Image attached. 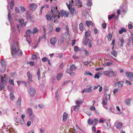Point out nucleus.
I'll return each mask as SVG.
<instances>
[{
	"mask_svg": "<svg viewBox=\"0 0 133 133\" xmlns=\"http://www.w3.org/2000/svg\"><path fill=\"white\" fill-rule=\"evenodd\" d=\"M12 54L13 56L16 54L19 56H21L23 54L22 51L18 49V45L16 44L13 45L12 47Z\"/></svg>",
	"mask_w": 133,
	"mask_h": 133,
	"instance_id": "f257e3e1",
	"label": "nucleus"
},
{
	"mask_svg": "<svg viewBox=\"0 0 133 133\" xmlns=\"http://www.w3.org/2000/svg\"><path fill=\"white\" fill-rule=\"evenodd\" d=\"M7 75L6 74H5L4 76V78L3 77L2 75H1V83L0 84V89L2 90L3 88H4V87L5 86L6 84V80H4V78L6 79V77Z\"/></svg>",
	"mask_w": 133,
	"mask_h": 133,
	"instance_id": "f03ea898",
	"label": "nucleus"
},
{
	"mask_svg": "<svg viewBox=\"0 0 133 133\" xmlns=\"http://www.w3.org/2000/svg\"><path fill=\"white\" fill-rule=\"evenodd\" d=\"M105 74L109 77H112L114 76V73L112 69H110L105 72Z\"/></svg>",
	"mask_w": 133,
	"mask_h": 133,
	"instance_id": "7ed1b4c3",
	"label": "nucleus"
},
{
	"mask_svg": "<svg viewBox=\"0 0 133 133\" xmlns=\"http://www.w3.org/2000/svg\"><path fill=\"white\" fill-rule=\"evenodd\" d=\"M27 112L29 115V119L30 120L32 121L34 117V115L32 114V111L31 108H28L27 109Z\"/></svg>",
	"mask_w": 133,
	"mask_h": 133,
	"instance_id": "20e7f679",
	"label": "nucleus"
},
{
	"mask_svg": "<svg viewBox=\"0 0 133 133\" xmlns=\"http://www.w3.org/2000/svg\"><path fill=\"white\" fill-rule=\"evenodd\" d=\"M58 13L62 17L64 16L68 17V12L67 11L61 10H60V12Z\"/></svg>",
	"mask_w": 133,
	"mask_h": 133,
	"instance_id": "39448f33",
	"label": "nucleus"
},
{
	"mask_svg": "<svg viewBox=\"0 0 133 133\" xmlns=\"http://www.w3.org/2000/svg\"><path fill=\"white\" fill-rule=\"evenodd\" d=\"M36 90L35 89L31 87L29 90V92L31 96H33L36 93Z\"/></svg>",
	"mask_w": 133,
	"mask_h": 133,
	"instance_id": "423d86ee",
	"label": "nucleus"
},
{
	"mask_svg": "<svg viewBox=\"0 0 133 133\" xmlns=\"http://www.w3.org/2000/svg\"><path fill=\"white\" fill-rule=\"evenodd\" d=\"M71 1L73 4L75 3L76 6H82L81 3L78 0H72Z\"/></svg>",
	"mask_w": 133,
	"mask_h": 133,
	"instance_id": "0eeeda50",
	"label": "nucleus"
},
{
	"mask_svg": "<svg viewBox=\"0 0 133 133\" xmlns=\"http://www.w3.org/2000/svg\"><path fill=\"white\" fill-rule=\"evenodd\" d=\"M30 10L33 11L37 8V5L35 3H32L30 5Z\"/></svg>",
	"mask_w": 133,
	"mask_h": 133,
	"instance_id": "6e6552de",
	"label": "nucleus"
},
{
	"mask_svg": "<svg viewBox=\"0 0 133 133\" xmlns=\"http://www.w3.org/2000/svg\"><path fill=\"white\" fill-rule=\"evenodd\" d=\"M115 86L117 85L118 86V87L121 88L123 86V82L122 81H119L117 82H116L115 84Z\"/></svg>",
	"mask_w": 133,
	"mask_h": 133,
	"instance_id": "1a4fd4ad",
	"label": "nucleus"
},
{
	"mask_svg": "<svg viewBox=\"0 0 133 133\" xmlns=\"http://www.w3.org/2000/svg\"><path fill=\"white\" fill-rule=\"evenodd\" d=\"M57 41V38L55 37H52L50 40L51 43L53 45H54L55 44Z\"/></svg>",
	"mask_w": 133,
	"mask_h": 133,
	"instance_id": "9d476101",
	"label": "nucleus"
},
{
	"mask_svg": "<svg viewBox=\"0 0 133 133\" xmlns=\"http://www.w3.org/2000/svg\"><path fill=\"white\" fill-rule=\"evenodd\" d=\"M57 7L56 6L55 7L53 6L52 7L51 11L52 13L55 14H57L58 11L57 10Z\"/></svg>",
	"mask_w": 133,
	"mask_h": 133,
	"instance_id": "9b49d317",
	"label": "nucleus"
},
{
	"mask_svg": "<svg viewBox=\"0 0 133 133\" xmlns=\"http://www.w3.org/2000/svg\"><path fill=\"white\" fill-rule=\"evenodd\" d=\"M126 76L128 78H131L133 76V74L131 72L127 71L125 72Z\"/></svg>",
	"mask_w": 133,
	"mask_h": 133,
	"instance_id": "f8f14e48",
	"label": "nucleus"
},
{
	"mask_svg": "<svg viewBox=\"0 0 133 133\" xmlns=\"http://www.w3.org/2000/svg\"><path fill=\"white\" fill-rule=\"evenodd\" d=\"M27 76L28 78V82H29L31 80L32 78V75L29 71L28 72L27 74Z\"/></svg>",
	"mask_w": 133,
	"mask_h": 133,
	"instance_id": "ddd939ff",
	"label": "nucleus"
},
{
	"mask_svg": "<svg viewBox=\"0 0 133 133\" xmlns=\"http://www.w3.org/2000/svg\"><path fill=\"white\" fill-rule=\"evenodd\" d=\"M26 33L27 37H30V34H32V31L30 30H27L26 31Z\"/></svg>",
	"mask_w": 133,
	"mask_h": 133,
	"instance_id": "4468645a",
	"label": "nucleus"
},
{
	"mask_svg": "<svg viewBox=\"0 0 133 133\" xmlns=\"http://www.w3.org/2000/svg\"><path fill=\"white\" fill-rule=\"evenodd\" d=\"M91 35V32L90 30H88L85 33V37L87 38L89 37Z\"/></svg>",
	"mask_w": 133,
	"mask_h": 133,
	"instance_id": "2eb2a0df",
	"label": "nucleus"
},
{
	"mask_svg": "<svg viewBox=\"0 0 133 133\" xmlns=\"http://www.w3.org/2000/svg\"><path fill=\"white\" fill-rule=\"evenodd\" d=\"M68 117V115L66 112H64L63 115V120L65 121L67 120Z\"/></svg>",
	"mask_w": 133,
	"mask_h": 133,
	"instance_id": "dca6fc26",
	"label": "nucleus"
},
{
	"mask_svg": "<svg viewBox=\"0 0 133 133\" xmlns=\"http://www.w3.org/2000/svg\"><path fill=\"white\" fill-rule=\"evenodd\" d=\"M130 99L128 98L125 100L124 102L126 105H129L130 104Z\"/></svg>",
	"mask_w": 133,
	"mask_h": 133,
	"instance_id": "f3484780",
	"label": "nucleus"
},
{
	"mask_svg": "<svg viewBox=\"0 0 133 133\" xmlns=\"http://www.w3.org/2000/svg\"><path fill=\"white\" fill-rule=\"evenodd\" d=\"M0 63L2 67H5L6 65V62L5 60H2L0 61Z\"/></svg>",
	"mask_w": 133,
	"mask_h": 133,
	"instance_id": "a211bd4d",
	"label": "nucleus"
},
{
	"mask_svg": "<svg viewBox=\"0 0 133 133\" xmlns=\"http://www.w3.org/2000/svg\"><path fill=\"white\" fill-rule=\"evenodd\" d=\"M76 69V67L74 64L71 65L70 67V70L71 71L74 70Z\"/></svg>",
	"mask_w": 133,
	"mask_h": 133,
	"instance_id": "6ab92c4d",
	"label": "nucleus"
},
{
	"mask_svg": "<svg viewBox=\"0 0 133 133\" xmlns=\"http://www.w3.org/2000/svg\"><path fill=\"white\" fill-rule=\"evenodd\" d=\"M70 13L73 15H75L76 14V10L74 8H72L70 10Z\"/></svg>",
	"mask_w": 133,
	"mask_h": 133,
	"instance_id": "aec40b11",
	"label": "nucleus"
},
{
	"mask_svg": "<svg viewBox=\"0 0 133 133\" xmlns=\"http://www.w3.org/2000/svg\"><path fill=\"white\" fill-rule=\"evenodd\" d=\"M122 124L121 123H119L116 124V127L117 129H120L122 128Z\"/></svg>",
	"mask_w": 133,
	"mask_h": 133,
	"instance_id": "412c9836",
	"label": "nucleus"
},
{
	"mask_svg": "<svg viewBox=\"0 0 133 133\" xmlns=\"http://www.w3.org/2000/svg\"><path fill=\"white\" fill-rule=\"evenodd\" d=\"M21 101V98L20 97L18 99L17 102V105L18 106H20Z\"/></svg>",
	"mask_w": 133,
	"mask_h": 133,
	"instance_id": "4be33fe9",
	"label": "nucleus"
},
{
	"mask_svg": "<svg viewBox=\"0 0 133 133\" xmlns=\"http://www.w3.org/2000/svg\"><path fill=\"white\" fill-rule=\"evenodd\" d=\"M63 74L61 73H59L57 75V79L59 81L61 79V77L62 76Z\"/></svg>",
	"mask_w": 133,
	"mask_h": 133,
	"instance_id": "5701e85b",
	"label": "nucleus"
},
{
	"mask_svg": "<svg viewBox=\"0 0 133 133\" xmlns=\"http://www.w3.org/2000/svg\"><path fill=\"white\" fill-rule=\"evenodd\" d=\"M90 40L89 38H85V39L83 42L84 44L85 45H87L88 44V43L89 42V41Z\"/></svg>",
	"mask_w": 133,
	"mask_h": 133,
	"instance_id": "b1692460",
	"label": "nucleus"
},
{
	"mask_svg": "<svg viewBox=\"0 0 133 133\" xmlns=\"http://www.w3.org/2000/svg\"><path fill=\"white\" fill-rule=\"evenodd\" d=\"M119 40L120 41V42H121V45L120 46L121 47H123V44L124 42L123 38L122 37L121 38H119Z\"/></svg>",
	"mask_w": 133,
	"mask_h": 133,
	"instance_id": "393cba45",
	"label": "nucleus"
},
{
	"mask_svg": "<svg viewBox=\"0 0 133 133\" xmlns=\"http://www.w3.org/2000/svg\"><path fill=\"white\" fill-rule=\"evenodd\" d=\"M127 31L126 29L124 28H121V30H120L119 31V34H122L123 32H125Z\"/></svg>",
	"mask_w": 133,
	"mask_h": 133,
	"instance_id": "a878e982",
	"label": "nucleus"
},
{
	"mask_svg": "<svg viewBox=\"0 0 133 133\" xmlns=\"http://www.w3.org/2000/svg\"><path fill=\"white\" fill-rule=\"evenodd\" d=\"M111 54L115 57H116L117 55V52L114 50H113L111 52Z\"/></svg>",
	"mask_w": 133,
	"mask_h": 133,
	"instance_id": "bb28decb",
	"label": "nucleus"
},
{
	"mask_svg": "<svg viewBox=\"0 0 133 133\" xmlns=\"http://www.w3.org/2000/svg\"><path fill=\"white\" fill-rule=\"evenodd\" d=\"M19 22L20 23V24L21 26L23 27L25 25V23H24V20L23 19H21L19 20Z\"/></svg>",
	"mask_w": 133,
	"mask_h": 133,
	"instance_id": "cd10ccee",
	"label": "nucleus"
},
{
	"mask_svg": "<svg viewBox=\"0 0 133 133\" xmlns=\"http://www.w3.org/2000/svg\"><path fill=\"white\" fill-rule=\"evenodd\" d=\"M10 98L11 100H13L15 99V97L14 94L12 93H10Z\"/></svg>",
	"mask_w": 133,
	"mask_h": 133,
	"instance_id": "c85d7f7f",
	"label": "nucleus"
},
{
	"mask_svg": "<svg viewBox=\"0 0 133 133\" xmlns=\"http://www.w3.org/2000/svg\"><path fill=\"white\" fill-rule=\"evenodd\" d=\"M85 112L89 116H90L91 114V111L90 109H87L85 111Z\"/></svg>",
	"mask_w": 133,
	"mask_h": 133,
	"instance_id": "c756f323",
	"label": "nucleus"
},
{
	"mask_svg": "<svg viewBox=\"0 0 133 133\" xmlns=\"http://www.w3.org/2000/svg\"><path fill=\"white\" fill-rule=\"evenodd\" d=\"M107 98H104L102 104L103 105H106L107 104Z\"/></svg>",
	"mask_w": 133,
	"mask_h": 133,
	"instance_id": "7c9ffc66",
	"label": "nucleus"
},
{
	"mask_svg": "<svg viewBox=\"0 0 133 133\" xmlns=\"http://www.w3.org/2000/svg\"><path fill=\"white\" fill-rule=\"evenodd\" d=\"M38 31V30L37 28L35 27L33 29V31H32V34H34L37 32Z\"/></svg>",
	"mask_w": 133,
	"mask_h": 133,
	"instance_id": "2f4dec72",
	"label": "nucleus"
},
{
	"mask_svg": "<svg viewBox=\"0 0 133 133\" xmlns=\"http://www.w3.org/2000/svg\"><path fill=\"white\" fill-rule=\"evenodd\" d=\"M40 70L39 68H38V71H37V75L38 77V80L40 78Z\"/></svg>",
	"mask_w": 133,
	"mask_h": 133,
	"instance_id": "473e14b6",
	"label": "nucleus"
},
{
	"mask_svg": "<svg viewBox=\"0 0 133 133\" xmlns=\"http://www.w3.org/2000/svg\"><path fill=\"white\" fill-rule=\"evenodd\" d=\"M64 42V38H61L59 39V43H60V45L62 44Z\"/></svg>",
	"mask_w": 133,
	"mask_h": 133,
	"instance_id": "72a5a7b5",
	"label": "nucleus"
},
{
	"mask_svg": "<svg viewBox=\"0 0 133 133\" xmlns=\"http://www.w3.org/2000/svg\"><path fill=\"white\" fill-rule=\"evenodd\" d=\"M37 58V56L36 55V54L33 55L32 56V59L33 60H36Z\"/></svg>",
	"mask_w": 133,
	"mask_h": 133,
	"instance_id": "f704fd0d",
	"label": "nucleus"
},
{
	"mask_svg": "<svg viewBox=\"0 0 133 133\" xmlns=\"http://www.w3.org/2000/svg\"><path fill=\"white\" fill-rule=\"evenodd\" d=\"M91 86L89 87L88 89H85V92H91Z\"/></svg>",
	"mask_w": 133,
	"mask_h": 133,
	"instance_id": "c9c22d12",
	"label": "nucleus"
},
{
	"mask_svg": "<svg viewBox=\"0 0 133 133\" xmlns=\"http://www.w3.org/2000/svg\"><path fill=\"white\" fill-rule=\"evenodd\" d=\"M112 36V35L111 33L109 34L107 36L109 40L110 41L111 39Z\"/></svg>",
	"mask_w": 133,
	"mask_h": 133,
	"instance_id": "e433bc0d",
	"label": "nucleus"
},
{
	"mask_svg": "<svg viewBox=\"0 0 133 133\" xmlns=\"http://www.w3.org/2000/svg\"><path fill=\"white\" fill-rule=\"evenodd\" d=\"M45 17L49 21L51 19L52 17L50 15H46Z\"/></svg>",
	"mask_w": 133,
	"mask_h": 133,
	"instance_id": "4c0bfd02",
	"label": "nucleus"
},
{
	"mask_svg": "<svg viewBox=\"0 0 133 133\" xmlns=\"http://www.w3.org/2000/svg\"><path fill=\"white\" fill-rule=\"evenodd\" d=\"M93 122V121L92 119H91L90 118L88 119V123L89 124H91Z\"/></svg>",
	"mask_w": 133,
	"mask_h": 133,
	"instance_id": "58836bf2",
	"label": "nucleus"
},
{
	"mask_svg": "<svg viewBox=\"0 0 133 133\" xmlns=\"http://www.w3.org/2000/svg\"><path fill=\"white\" fill-rule=\"evenodd\" d=\"M76 103L77 105H80V104L82 103V100H80L79 101H76Z\"/></svg>",
	"mask_w": 133,
	"mask_h": 133,
	"instance_id": "ea45409f",
	"label": "nucleus"
},
{
	"mask_svg": "<svg viewBox=\"0 0 133 133\" xmlns=\"http://www.w3.org/2000/svg\"><path fill=\"white\" fill-rule=\"evenodd\" d=\"M79 29L81 31H82L83 29V24L82 23H81L79 25Z\"/></svg>",
	"mask_w": 133,
	"mask_h": 133,
	"instance_id": "a19ab883",
	"label": "nucleus"
},
{
	"mask_svg": "<svg viewBox=\"0 0 133 133\" xmlns=\"http://www.w3.org/2000/svg\"><path fill=\"white\" fill-rule=\"evenodd\" d=\"M112 63L111 62H108L104 63V66H109L112 64Z\"/></svg>",
	"mask_w": 133,
	"mask_h": 133,
	"instance_id": "79ce46f5",
	"label": "nucleus"
},
{
	"mask_svg": "<svg viewBox=\"0 0 133 133\" xmlns=\"http://www.w3.org/2000/svg\"><path fill=\"white\" fill-rule=\"evenodd\" d=\"M84 74L85 75H89L90 76H92L93 75V74H92L91 73V72H90L89 71H88V72H85L84 73Z\"/></svg>",
	"mask_w": 133,
	"mask_h": 133,
	"instance_id": "37998d69",
	"label": "nucleus"
},
{
	"mask_svg": "<svg viewBox=\"0 0 133 133\" xmlns=\"http://www.w3.org/2000/svg\"><path fill=\"white\" fill-rule=\"evenodd\" d=\"M115 16L114 14H111L108 17V19L109 20L111 19Z\"/></svg>",
	"mask_w": 133,
	"mask_h": 133,
	"instance_id": "c03bdc74",
	"label": "nucleus"
},
{
	"mask_svg": "<svg viewBox=\"0 0 133 133\" xmlns=\"http://www.w3.org/2000/svg\"><path fill=\"white\" fill-rule=\"evenodd\" d=\"M70 82L71 81L70 80L65 81L63 83L62 85L63 86H64L65 84H67L68 83H70Z\"/></svg>",
	"mask_w": 133,
	"mask_h": 133,
	"instance_id": "a18cd8bd",
	"label": "nucleus"
},
{
	"mask_svg": "<svg viewBox=\"0 0 133 133\" xmlns=\"http://www.w3.org/2000/svg\"><path fill=\"white\" fill-rule=\"evenodd\" d=\"M79 105H77L76 106L74 109V110L75 111H77L78 110V109H79Z\"/></svg>",
	"mask_w": 133,
	"mask_h": 133,
	"instance_id": "49530a36",
	"label": "nucleus"
},
{
	"mask_svg": "<svg viewBox=\"0 0 133 133\" xmlns=\"http://www.w3.org/2000/svg\"><path fill=\"white\" fill-rule=\"evenodd\" d=\"M26 41L29 44H30L31 43V41L30 39V37H26Z\"/></svg>",
	"mask_w": 133,
	"mask_h": 133,
	"instance_id": "de8ad7c7",
	"label": "nucleus"
},
{
	"mask_svg": "<svg viewBox=\"0 0 133 133\" xmlns=\"http://www.w3.org/2000/svg\"><path fill=\"white\" fill-rule=\"evenodd\" d=\"M8 19L9 21H11L12 20V18L11 17V16L10 15V12H9L8 13Z\"/></svg>",
	"mask_w": 133,
	"mask_h": 133,
	"instance_id": "09e8293b",
	"label": "nucleus"
},
{
	"mask_svg": "<svg viewBox=\"0 0 133 133\" xmlns=\"http://www.w3.org/2000/svg\"><path fill=\"white\" fill-rule=\"evenodd\" d=\"M129 22L128 25V28L129 29H132L133 28V26Z\"/></svg>",
	"mask_w": 133,
	"mask_h": 133,
	"instance_id": "8fccbe9b",
	"label": "nucleus"
},
{
	"mask_svg": "<svg viewBox=\"0 0 133 133\" xmlns=\"http://www.w3.org/2000/svg\"><path fill=\"white\" fill-rule=\"evenodd\" d=\"M20 8L21 9V11L22 12H24L25 10V9L23 6H21L20 7Z\"/></svg>",
	"mask_w": 133,
	"mask_h": 133,
	"instance_id": "3c124183",
	"label": "nucleus"
},
{
	"mask_svg": "<svg viewBox=\"0 0 133 133\" xmlns=\"http://www.w3.org/2000/svg\"><path fill=\"white\" fill-rule=\"evenodd\" d=\"M104 69L103 67H99L96 68L95 69V70L96 71H98L100 70H103Z\"/></svg>",
	"mask_w": 133,
	"mask_h": 133,
	"instance_id": "603ef678",
	"label": "nucleus"
},
{
	"mask_svg": "<svg viewBox=\"0 0 133 133\" xmlns=\"http://www.w3.org/2000/svg\"><path fill=\"white\" fill-rule=\"evenodd\" d=\"M92 3L91 1H88L87 3V5L89 6H91L92 5Z\"/></svg>",
	"mask_w": 133,
	"mask_h": 133,
	"instance_id": "864d4df0",
	"label": "nucleus"
},
{
	"mask_svg": "<svg viewBox=\"0 0 133 133\" xmlns=\"http://www.w3.org/2000/svg\"><path fill=\"white\" fill-rule=\"evenodd\" d=\"M5 69V67H2V68H1L0 70L3 73L4 72Z\"/></svg>",
	"mask_w": 133,
	"mask_h": 133,
	"instance_id": "5fc2aeb1",
	"label": "nucleus"
},
{
	"mask_svg": "<svg viewBox=\"0 0 133 133\" xmlns=\"http://www.w3.org/2000/svg\"><path fill=\"white\" fill-rule=\"evenodd\" d=\"M72 2H71V1H69V5H67V6L69 9H70V6H71L72 5Z\"/></svg>",
	"mask_w": 133,
	"mask_h": 133,
	"instance_id": "6e6d98bb",
	"label": "nucleus"
},
{
	"mask_svg": "<svg viewBox=\"0 0 133 133\" xmlns=\"http://www.w3.org/2000/svg\"><path fill=\"white\" fill-rule=\"evenodd\" d=\"M47 60V58L46 57H44L42 59V61L43 62H45Z\"/></svg>",
	"mask_w": 133,
	"mask_h": 133,
	"instance_id": "4d7b16f0",
	"label": "nucleus"
},
{
	"mask_svg": "<svg viewBox=\"0 0 133 133\" xmlns=\"http://www.w3.org/2000/svg\"><path fill=\"white\" fill-rule=\"evenodd\" d=\"M70 133H76V130L74 129L70 130Z\"/></svg>",
	"mask_w": 133,
	"mask_h": 133,
	"instance_id": "13d9d810",
	"label": "nucleus"
},
{
	"mask_svg": "<svg viewBox=\"0 0 133 133\" xmlns=\"http://www.w3.org/2000/svg\"><path fill=\"white\" fill-rule=\"evenodd\" d=\"M9 82L11 84H12L13 85H14V81L13 80L10 79V80L9 81Z\"/></svg>",
	"mask_w": 133,
	"mask_h": 133,
	"instance_id": "bf43d9fd",
	"label": "nucleus"
},
{
	"mask_svg": "<svg viewBox=\"0 0 133 133\" xmlns=\"http://www.w3.org/2000/svg\"><path fill=\"white\" fill-rule=\"evenodd\" d=\"M98 121V119L97 118H96L94 119V122L95 123V125H97V122Z\"/></svg>",
	"mask_w": 133,
	"mask_h": 133,
	"instance_id": "052dcab7",
	"label": "nucleus"
},
{
	"mask_svg": "<svg viewBox=\"0 0 133 133\" xmlns=\"http://www.w3.org/2000/svg\"><path fill=\"white\" fill-rule=\"evenodd\" d=\"M102 26L104 29H105L107 27V24L105 23H103L102 25Z\"/></svg>",
	"mask_w": 133,
	"mask_h": 133,
	"instance_id": "680f3d73",
	"label": "nucleus"
},
{
	"mask_svg": "<svg viewBox=\"0 0 133 133\" xmlns=\"http://www.w3.org/2000/svg\"><path fill=\"white\" fill-rule=\"evenodd\" d=\"M61 28L60 27H57L55 31L57 32H59L61 30Z\"/></svg>",
	"mask_w": 133,
	"mask_h": 133,
	"instance_id": "e2e57ef3",
	"label": "nucleus"
},
{
	"mask_svg": "<svg viewBox=\"0 0 133 133\" xmlns=\"http://www.w3.org/2000/svg\"><path fill=\"white\" fill-rule=\"evenodd\" d=\"M76 43V40L75 39L73 41H72V45L74 46L75 45V43Z\"/></svg>",
	"mask_w": 133,
	"mask_h": 133,
	"instance_id": "0e129e2a",
	"label": "nucleus"
},
{
	"mask_svg": "<svg viewBox=\"0 0 133 133\" xmlns=\"http://www.w3.org/2000/svg\"><path fill=\"white\" fill-rule=\"evenodd\" d=\"M125 83H126L127 84H128L131 85L132 83L130 82L128 80H127L125 81Z\"/></svg>",
	"mask_w": 133,
	"mask_h": 133,
	"instance_id": "69168bd1",
	"label": "nucleus"
},
{
	"mask_svg": "<svg viewBox=\"0 0 133 133\" xmlns=\"http://www.w3.org/2000/svg\"><path fill=\"white\" fill-rule=\"evenodd\" d=\"M79 50L77 46H75L74 47V50L75 51H77Z\"/></svg>",
	"mask_w": 133,
	"mask_h": 133,
	"instance_id": "338daca9",
	"label": "nucleus"
},
{
	"mask_svg": "<svg viewBox=\"0 0 133 133\" xmlns=\"http://www.w3.org/2000/svg\"><path fill=\"white\" fill-rule=\"evenodd\" d=\"M118 89L116 88L114 89L113 91V92L114 94H115L118 91Z\"/></svg>",
	"mask_w": 133,
	"mask_h": 133,
	"instance_id": "774afa93",
	"label": "nucleus"
}]
</instances>
